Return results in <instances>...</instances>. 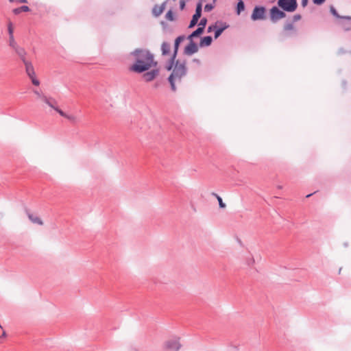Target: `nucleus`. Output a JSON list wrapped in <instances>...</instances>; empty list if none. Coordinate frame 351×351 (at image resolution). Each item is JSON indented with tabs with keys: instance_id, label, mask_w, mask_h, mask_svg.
Returning <instances> with one entry per match:
<instances>
[{
	"instance_id": "nucleus-1",
	"label": "nucleus",
	"mask_w": 351,
	"mask_h": 351,
	"mask_svg": "<svg viewBox=\"0 0 351 351\" xmlns=\"http://www.w3.org/2000/svg\"><path fill=\"white\" fill-rule=\"evenodd\" d=\"M132 55L136 58V62L130 67V70L136 73H144L152 66H156L157 64L154 60L153 54L148 50L136 49L132 52Z\"/></svg>"
},
{
	"instance_id": "nucleus-2",
	"label": "nucleus",
	"mask_w": 351,
	"mask_h": 351,
	"mask_svg": "<svg viewBox=\"0 0 351 351\" xmlns=\"http://www.w3.org/2000/svg\"><path fill=\"white\" fill-rule=\"evenodd\" d=\"M186 73L187 68L185 62L180 63L179 60H176L173 71L169 76H173V78L180 81L182 77L186 75Z\"/></svg>"
},
{
	"instance_id": "nucleus-3",
	"label": "nucleus",
	"mask_w": 351,
	"mask_h": 351,
	"mask_svg": "<svg viewBox=\"0 0 351 351\" xmlns=\"http://www.w3.org/2000/svg\"><path fill=\"white\" fill-rule=\"evenodd\" d=\"M278 5L283 11L293 12L298 8L297 0H278Z\"/></svg>"
},
{
	"instance_id": "nucleus-4",
	"label": "nucleus",
	"mask_w": 351,
	"mask_h": 351,
	"mask_svg": "<svg viewBox=\"0 0 351 351\" xmlns=\"http://www.w3.org/2000/svg\"><path fill=\"white\" fill-rule=\"evenodd\" d=\"M266 9L263 6L256 5L254 7L251 19L254 21L258 20H264L266 18Z\"/></svg>"
},
{
	"instance_id": "nucleus-5",
	"label": "nucleus",
	"mask_w": 351,
	"mask_h": 351,
	"mask_svg": "<svg viewBox=\"0 0 351 351\" xmlns=\"http://www.w3.org/2000/svg\"><path fill=\"white\" fill-rule=\"evenodd\" d=\"M285 17V11L280 10L278 7L274 6L270 9V19L273 23H276L278 20Z\"/></svg>"
},
{
	"instance_id": "nucleus-6",
	"label": "nucleus",
	"mask_w": 351,
	"mask_h": 351,
	"mask_svg": "<svg viewBox=\"0 0 351 351\" xmlns=\"http://www.w3.org/2000/svg\"><path fill=\"white\" fill-rule=\"evenodd\" d=\"M165 345L166 349L173 351H178L182 346L181 343H180L179 337H174L167 341Z\"/></svg>"
},
{
	"instance_id": "nucleus-7",
	"label": "nucleus",
	"mask_w": 351,
	"mask_h": 351,
	"mask_svg": "<svg viewBox=\"0 0 351 351\" xmlns=\"http://www.w3.org/2000/svg\"><path fill=\"white\" fill-rule=\"evenodd\" d=\"M197 45L193 40H191L189 42V45L185 47L184 53L187 56H191L197 52Z\"/></svg>"
},
{
	"instance_id": "nucleus-8",
	"label": "nucleus",
	"mask_w": 351,
	"mask_h": 351,
	"mask_svg": "<svg viewBox=\"0 0 351 351\" xmlns=\"http://www.w3.org/2000/svg\"><path fill=\"white\" fill-rule=\"evenodd\" d=\"M184 39H185V36L184 35H182V36H178L176 38V39L175 40L174 46H173V53L172 55L173 56V59H176V58L180 44Z\"/></svg>"
},
{
	"instance_id": "nucleus-9",
	"label": "nucleus",
	"mask_w": 351,
	"mask_h": 351,
	"mask_svg": "<svg viewBox=\"0 0 351 351\" xmlns=\"http://www.w3.org/2000/svg\"><path fill=\"white\" fill-rule=\"evenodd\" d=\"M158 72L159 71L158 69H153L150 71L145 73L143 75V77L145 81L151 82L158 75Z\"/></svg>"
},
{
	"instance_id": "nucleus-10",
	"label": "nucleus",
	"mask_w": 351,
	"mask_h": 351,
	"mask_svg": "<svg viewBox=\"0 0 351 351\" xmlns=\"http://www.w3.org/2000/svg\"><path fill=\"white\" fill-rule=\"evenodd\" d=\"M25 213L27 215L29 219L33 223L38 225L42 226L43 224V221L38 216L34 215L28 209H25Z\"/></svg>"
},
{
	"instance_id": "nucleus-11",
	"label": "nucleus",
	"mask_w": 351,
	"mask_h": 351,
	"mask_svg": "<svg viewBox=\"0 0 351 351\" xmlns=\"http://www.w3.org/2000/svg\"><path fill=\"white\" fill-rule=\"evenodd\" d=\"M166 1L163 2L160 5H156L152 9V14L154 16H159L165 9Z\"/></svg>"
},
{
	"instance_id": "nucleus-12",
	"label": "nucleus",
	"mask_w": 351,
	"mask_h": 351,
	"mask_svg": "<svg viewBox=\"0 0 351 351\" xmlns=\"http://www.w3.org/2000/svg\"><path fill=\"white\" fill-rule=\"evenodd\" d=\"M23 63L25 66V71H26L27 75L29 77H32L33 75H35L34 69V66H33L32 62L29 61H26Z\"/></svg>"
},
{
	"instance_id": "nucleus-13",
	"label": "nucleus",
	"mask_w": 351,
	"mask_h": 351,
	"mask_svg": "<svg viewBox=\"0 0 351 351\" xmlns=\"http://www.w3.org/2000/svg\"><path fill=\"white\" fill-rule=\"evenodd\" d=\"M43 101L53 110H55L56 108L57 107L56 100L51 97H48L46 96L45 98H44V100Z\"/></svg>"
},
{
	"instance_id": "nucleus-14",
	"label": "nucleus",
	"mask_w": 351,
	"mask_h": 351,
	"mask_svg": "<svg viewBox=\"0 0 351 351\" xmlns=\"http://www.w3.org/2000/svg\"><path fill=\"white\" fill-rule=\"evenodd\" d=\"M221 23L223 25L221 27H216L215 29V33H214V37L215 39L218 38L221 35V34L223 33V32L227 28H228L229 25H227L226 23H222L221 22Z\"/></svg>"
},
{
	"instance_id": "nucleus-15",
	"label": "nucleus",
	"mask_w": 351,
	"mask_h": 351,
	"mask_svg": "<svg viewBox=\"0 0 351 351\" xmlns=\"http://www.w3.org/2000/svg\"><path fill=\"white\" fill-rule=\"evenodd\" d=\"M212 42H213L212 37L210 36H206L202 38L199 45L200 47H208L211 45Z\"/></svg>"
},
{
	"instance_id": "nucleus-16",
	"label": "nucleus",
	"mask_w": 351,
	"mask_h": 351,
	"mask_svg": "<svg viewBox=\"0 0 351 351\" xmlns=\"http://www.w3.org/2000/svg\"><path fill=\"white\" fill-rule=\"evenodd\" d=\"M15 51L18 54V56L20 57V58L23 62L27 61L25 59L26 51L23 47H18L16 49H15Z\"/></svg>"
},
{
	"instance_id": "nucleus-17",
	"label": "nucleus",
	"mask_w": 351,
	"mask_h": 351,
	"mask_svg": "<svg viewBox=\"0 0 351 351\" xmlns=\"http://www.w3.org/2000/svg\"><path fill=\"white\" fill-rule=\"evenodd\" d=\"M171 46L167 42H163L161 45L162 54L163 56L169 55L170 53Z\"/></svg>"
},
{
	"instance_id": "nucleus-18",
	"label": "nucleus",
	"mask_w": 351,
	"mask_h": 351,
	"mask_svg": "<svg viewBox=\"0 0 351 351\" xmlns=\"http://www.w3.org/2000/svg\"><path fill=\"white\" fill-rule=\"evenodd\" d=\"M330 11L331 12V14L336 18L337 19H348V20H351V17L349 16H340L337 11L336 10V9L333 7V6H331L330 8Z\"/></svg>"
},
{
	"instance_id": "nucleus-19",
	"label": "nucleus",
	"mask_w": 351,
	"mask_h": 351,
	"mask_svg": "<svg viewBox=\"0 0 351 351\" xmlns=\"http://www.w3.org/2000/svg\"><path fill=\"white\" fill-rule=\"evenodd\" d=\"M245 10V3L243 1L239 0L237 4L236 7V12L238 15L241 14V12H243Z\"/></svg>"
},
{
	"instance_id": "nucleus-20",
	"label": "nucleus",
	"mask_w": 351,
	"mask_h": 351,
	"mask_svg": "<svg viewBox=\"0 0 351 351\" xmlns=\"http://www.w3.org/2000/svg\"><path fill=\"white\" fill-rule=\"evenodd\" d=\"M199 19L200 16L193 14L188 27L190 29L194 27L197 24Z\"/></svg>"
},
{
	"instance_id": "nucleus-21",
	"label": "nucleus",
	"mask_w": 351,
	"mask_h": 351,
	"mask_svg": "<svg viewBox=\"0 0 351 351\" xmlns=\"http://www.w3.org/2000/svg\"><path fill=\"white\" fill-rule=\"evenodd\" d=\"M29 8L27 5H22L19 8H15L13 10V12L15 14H19L21 12H29Z\"/></svg>"
},
{
	"instance_id": "nucleus-22",
	"label": "nucleus",
	"mask_w": 351,
	"mask_h": 351,
	"mask_svg": "<svg viewBox=\"0 0 351 351\" xmlns=\"http://www.w3.org/2000/svg\"><path fill=\"white\" fill-rule=\"evenodd\" d=\"M202 12V2L199 1L196 5L195 12L194 14L198 15L201 17Z\"/></svg>"
},
{
	"instance_id": "nucleus-23",
	"label": "nucleus",
	"mask_w": 351,
	"mask_h": 351,
	"mask_svg": "<svg viewBox=\"0 0 351 351\" xmlns=\"http://www.w3.org/2000/svg\"><path fill=\"white\" fill-rule=\"evenodd\" d=\"M9 45L14 50L19 47L14 40V36H9Z\"/></svg>"
},
{
	"instance_id": "nucleus-24",
	"label": "nucleus",
	"mask_w": 351,
	"mask_h": 351,
	"mask_svg": "<svg viewBox=\"0 0 351 351\" xmlns=\"http://www.w3.org/2000/svg\"><path fill=\"white\" fill-rule=\"evenodd\" d=\"M176 59H173V56L171 57L168 64L166 66V69L167 71H171V69H173V67H174V65L176 64Z\"/></svg>"
},
{
	"instance_id": "nucleus-25",
	"label": "nucleus",
	"mask_w": 351,
	"mask_h": 351,
	"mask_svg": "<svg viewBox=\"0 0 351 351\" xmlns=\"http://www.w3.org/2000/svg\"><path fill=\"white\" fill-rule=\"evenodd\" d=\"M165 19L168 21H173L175 20V15L171 10H169L165 14Z\"/></svg>"
},
{
	"instance_id": "nucleus-26",
	"label": "nucleus",
	"mask_w": 351,
	"mask_h": 351,
	"mask_svg": "<svg viewBox=\"0 0 351 351\" xmlns=\"http://www.w3.org/2000/svg\"><path fill=\"white\" fill-rule=\"evenodd\" d=\"M216 0H213V3H207L204 6L205 12H210L215 8V3Z\"/></svg>"
},
{
	"instance_id": "nucleus-27",
	"label": "nucleus",
	"mask_w": 351,
	"mask_h": 351,
	"mask_svg": "<svg viewBox=\"0 0 351 351\" xmlns=\"http://www.w3.org/2000/svg\"><path fill=\"white\" fill-rule=\"evenodd\" d=\"M175 80L174 78H173V76H169L168 77V81L171 85V88L173 91H176V84H175Z\"/></svg>"
},
{
	"instance_id": "nucleus-28",
	"label": "nucleus",
	"mask_w": 351,
	"mask_h": 351,
	"mask_svg": "<svg viewBox=\"0 0 351 351\" xmlns=\"http://www.w3.org/2000/svg\"><path fill=\"white\" fill-rule=\"evenodd\" d=\"M207 22H208V21H207L206 18L204 17V18L201 19L200 21L198 24V27H202V29L203 30H204L206 25L207 24Z\"/></svg>"
},
{
	"instance_id": "nucleus-29",
	"label": "nucleus",
	"mask_w": 351,
	"mask_h": 351,
	"mask_svg": "<svg viewBox=\"0 0 351 351\" xmlns=\"http://www.w3.org/2000/svg\"><path fill=\"white\" fill-rule=\"evenodd\" d=\"M33 93L42 101L44 100V98H45L46 95H45L43 93H42L40 91L38 90H33Z\"/></svg>"
},
{
	"instance_id": "nucleus-30",
	"label": "nucleus",
	"mask_w": 351,
	"mask_h": 351,
	"mask_svg": "<svg viewBox=\"0 0 351 351\" xmlns=\"http://www.w3.org/2000/svg\"><path fill=\"white\" fill-rule=\"evenodd\" d=\"M204 32V30L202 29V27H197L195 31L192 32L193 36L195 37L199 36L202 33Z\"/></svg>"
},
{
	"instance_id": "nucleus-31",
	"label": "nucleus",
	"mask_w": 351,
	"mask_h": 351,
	"mask_svg": "<svg viewBox=\"0 0 351 351\" xmlns=\"http://www.w3.org/2000/svg\"><path fill=\"white\" fill-rule=\"evenodd\" d=\"M293 23L292 22H287L285 26H284V29L285 31H288V30H292L293 29Z\"/></svg>"
},
{
	"instance_id": "nucleus-32",
	"label": "nucleus",
	"mask_w": 351,
	"mask_h": 351,
	"mask_svg": "<svg viewBox=\"0 0 351 351\" xmlns=\"http://www.w3.org/2000/svg\"><path fill=\"white\" fill-rule=\"evenodd\" d=\"M8 31L9 36H14L13 35L14 29H13V27H12V23L11 22H10L8 25Z\"/></svg>"
},
{
	"instance_id": "nucleus-33",
	"label": "nucleus",
	"mask_w": 351,
	"mask_h": 351,
	"mask_svg": "<svg viewBox=\"0 0 351 351\" xmlns=\"http://www.w3.org/2000/svg\"><path fill=\"white\" fill-rule=\"evenodd\" d=\"M29 77L31 79L32 82L34 85L38 86L40 84V81L36 77L35 75Z\"/></svg>"
},
{
	"instance_id": "nucleus-34",
	"label": "nucleus",
	"mask_w": 351,
	"mask_h": 351,
	"mask_svg": "<svg viewBox=\"0 0 351 351\" xmlns=\"http://www.w3.org/2000/svg\"><path fill=\"white\" fill-rule=\"evenodd\" d=\"M217 199L219 202V208H224L226 207V204L223 202L222 198L220 196H217Z\"/></svg>"
},
{
	"instance_id": "nucleus-35",
	"label": "nucleus",
	"mask_w": 351,
	"mask_h": 351,
	"mask_svg": "<svg viewBox=\"0 0 351 351\" xmlns=\"http://www.w3.org/2000/svg\"><path fill=\"white\" fill-rule=\"evenodd\" d=\"M55 110L62 117H66V113H65L64 111H62L61 109H60L58 106L56 108Z\"/></svg>"
},
{
	"instance_id": "nucleus-36",
	"label": "nucleus",
	"mask_w": 351,
	"mask_h": 351,
	"mask_svg": "<svg viewBox=\"0 0 351 351\" xmlns=\"http://www.w3.org/2000/svg\"><path fill=\"white\" fill-rule=\"evenodd\" d=\"M65 118H66L68 120H69L72 123H75L76 121V117L73 115H70V114H66V116Z\"/></svg>"
},
{
	"instance_id": "nucleus-37",
	"label": "nucleus",
	"mask_w": 351,
	"mask_h": 351,
	"mask_svg": "<svg viewBox=\"0 0 351 351\" xmlns=\"http://www.w3.org/2000/svg\"><path fill=\"white\" fill-rule=\"evenodd\" d=\"M247 265L251 266L254 263V259L253 257H250L246 260Z\"/></svg>"
},
{
	"instance_id": "nucleus-38",
	"label": "nucleus",
	"mask_w": 351,
	"mask_h": 351,
	"mask_svg": "<svg viewBox=\"0 0 351 351\" xmlns=\"http://www.w3.org/2000/svg\"><path fill=\"white\" fill-rule=\"evenodd\" d=\"M301 19V15L300 14H295L293 16V21H291L292 23H295L299 20Z\"/></svg>"
},
{
	"instance_id": "nucleus-39",
	"label": "nucleus",
	"mask_w": 351,
	"mask_h": 351,
	"mask_svg": "<svg viewBox=\"0 0 351 351\" xmlns=\"http://www.w3.org/2000/svg\"><path fill=\"white\" fill-rule=\"evenodd\" d=\"M326 0H313V2L315 5H322L325 2Z\"/></svg>"
},
{
	"instance_id": "nucleus-40",
	"label": "nucleus",
	"mask_w": 351,
	"mask_h": 351,
	"mask_svg": "<svg viewBox=\"0 0 351 351\" xmlns=\"http://www.w3.org/2000/svg\"><path fill=\"white\" fill-rule=\"evenodd\" d=\"M186 2L185 0H180V10H183L185 7Z\"/></svg>"
},
{
	"instance_id": "nucleus-41",
	"label": "nucleus",
	"mask_w": 351,
	"mask_h": 351,
	"mask_svg": "<svg viewBox=\"0 0 351 351\" xmlns=\"http://www.w3.org/2000/svg\"><path fill=\"white\" fill-rule=\"evenodd\" d=\"M217 27V25H210L208 27V32H211L212 31L215 30V28Z\"/></svg>"
},
{
	"instance_id": "nucleus-42",
	"label": "nucleus",
	"mask_w": 351,
	"mask_h": 351,
	"mask_svg": "<svg viewBox=\"0 0 351 351\" xmlns=\"http://www.w3.org/2000/svg\"><path fill=\"white\" fill-rule=\"evenodd\" d=\"M308 0H302V2H301L302 6V7H306L307 3H308Z\"/></svg>"
},
{
	"instance_id": "nucleus-43",
	"label": "nucleus",
	"mask_w": 351,
	"mask_h": 351,
	"mask_svg": "<svg viewBox=\"0 0 351 351\" xmlns=\"http://www.w3.org/2000/svg\"><path fill=\"white\" fill-rule=\"evenodd\" d=\"M346 52V51L344 49H343V48H340L338 50V54H339V55L345 53Z\"/></svg>"
},
{
	"instance_id": "nucleus-44",
	"label": "nucleus",
	"mask_w": 351,
	"mask_h": 351,
	"mask_svg": "<svg viewBox=\"0 0 351 351\" xmlns=\"http://www.w3.org/2000/svg\"><path fill=\"white\" fill-rule=\"evenodd\" d=\"M193 38H195V36H193V34L191 33V34H189L187 37V39L190 41L193 40Z\"/></svg>"
},
{
	"instance_id": "nucleus-45",
	"label": "nucleus",
	"mask_w": 351,
	"mask_h": 351,
	"mask_svg": "<svg viewBox=\"0 0 351 351\" xmlns=\"http://www.w3.org/2000/svg\"><path fill=\"white\" fill-rule=\"evenodd\" d=\"M160 24L163 27L167 26V23L165 21H161Z\"/></svg>"
},
{
	"instance_id": "nucleus-46",
	"label": "nucleus",
	"mask_w": 351,
	"mask_h": 351,
	"mask_svg": "<svg viewBox=\"0 0 351 351\" xmlns=\"http://www.w3.org/2000/svg\"><path fill=\"white\" fill-rule=\"evenodd\" d=\"M19 3H27V0H18Z\"/></svg>"
},
{
	"instance_id": "nucleus-47",
	"label": "nucleus",
	"mask_w": 351,
	"mask_h": 351,
	"mask_svg": "<svg viewBox=\"0 0 351 351\" xmlns=\"http://www.w3.org/2000/svg\"><path fill=\"white\" fill-rule=\"evenodd\" d=\"M342 85H343V88H346V82L343 80V81L342 82Z\"/></svg>"
},
{
	"instance_id": "nucleus-48",
	"label": "nucleus",
	"mask_w": 351,
	"mask_h": 351,
	"mask_svg": "<svg viewBox=\"0 0 351 351\" xmlns=\"http://www.w3.org/2000/svg\"><path fill=\"white\" fill-rule=\"evenodd\" d=\"M212 195L215 196L216 198H217V196H219L217 193H212Z\"/></svg>"
},
{
	"instance_id": "nucleus-49",
	"label": "nucleus",
	"mask_w": 351,
	"mask_h": 351,
	"mask_svg": "<svg viewBox=\"0 0 351 351\" xmlns=\"http://www.w3.org/2000/svg\"><path fill=\"white\" fill-rule=\"evenodd\" d=\"M312 195H313V193H311V194L307 195L306 197H310V196H311Z\"/></svg>"
},
{
	"instance_id": "nucleus-50",
	"label": "nucleus",
	"mask_w": 351,
	"mask_h": 351,
	"mask_svg": "<svg viewBox=\"0 0 351 351\" xmlns=\"http://www.w3.org/2000/svg\"><path fill=\"white\" fill-rule=\"evenodd\" d=\"M194 62H199V60H197V59H194Z\"/></svg>"
},
{
	"instance_id": "nucleus-51",
	"label": "nucleus",
	"mask_w": 351,
	"mask_h": 351,
	"mask_svg": "<svg viewBox=\"0 0 351 351\" xmlns=\"http://www.w3.org/2000/svg\"><path fill=\"white\" fill-rule=\"evenodd\" d=\"M278 189H282V186H278Z\"/></svg>"
},
{
	"instance_id": "nucleus-52",
	"label": "nucleus",
	"mask_w": 351,
	"mask_h": 351,
	"mask_svg": "<svg viewBox=\"0 0 351 351\" xmlns=\"http://www.w3.org/2000/svg\"><path fill=\"white\" fill-rule=\"evenodd\" d=\"M232 351H237V348H233V350H232Z\"/></svg>"
},
{
	"instance_id": "nucleus-53",
	"label": "nucleus",
	"mask_w": 351,
	"mask_h": 351,
	"mask_svg": "<svg viewBox=\"0 0 351 351\" xmlns=\"http://www.w3.org/2000/svg\"><path fill=\"white\" fill-rule=\"evenodd\" d=\"M10 2H14V0H9Z\"/></svg>"
}]
</instances>
